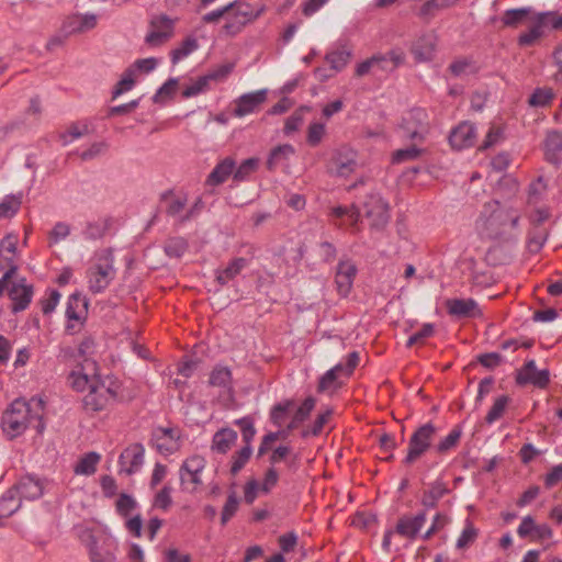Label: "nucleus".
<instances>
[{
	"label": "nucleus",
	"instance_id": "f257e3e1",
	"mask_svg": "<svg viewBox=\"0 0 562 562\" xmlns=\"http://www.w3.org/2000/svg\"><path fill=\"white\" fill-rule=\"evenodd\" d=\"M519 220L517 210L493 200L483 205L474 231L484 240H508L514 237Z\"/></svg>",
	"mask_w": 562,
	"mask_h": 562
},
{
	"label": "nucleus",
	"instance_id": "f03ea898",
	"mask_svg": "<svg viewBox=\"0 0 562 562\" xmlns=\"http://www.w3.org/2000/svg\"><path fill=\"white\" fill-rule=\"evenodd\" d=\"M45 403L41 397L29 401L18 398L5 409L1 419V427L9 439L21 436L27 428H34L37 434L45 429Z\"/></svg>",
	"mask_w": 562,
	"mask_h": 562
},
{
	"label": "nucleus",
	"instance_id": "7ed1b4c3",
	"mask_svg": "<svg viewBox=\"0 0 562 562\" xmlns=\"http://www.w3.org/2000/svg\"><path fill=\"white\" fill-rule=\"evenodd\" d=\"M116 270L114 268V256L111 249L97 250L86 271L88 289L93 294L104 292L114 280Z\"/></svg>",
	"mask_w": 562,
	"mask_h": 562
},
{
	"label": "nucleus",
	"instance_id": "20e7f679",
	"mask_svg": "<svg viewBox=\"0 0 562 562\" xmlns=\"http://www.w3.org/2000/svg\"><path fill=\"white\" fill-rule=\"evenodd\" d=\"M226 9V22L223 31L232 36L238 34L245 25L256 20L263 11V8L257 9L243 0L228 3Z\"/></svg>",
	"mask_w": 562,
	"mask_h": 562
},
{
	"label": "nucleus",
	"instance_id": "39448f33",
	"mask_svg": "<svg viewBox=\"0 0 562 562\" xmlns=\"http://www.w3.org/2000/svg\"><path fill=\"white\" fill-rule=\"evenodd\" d=\"M18 241L16 234H8L0 243V270L4 273L0 278V296L4 294L7 285L18 270Z\"/></svg>",
	"mask_w": 562,
	"mask_h": 562
},
{
	"label": "nucleus",
	"instance_id": "423d86ee",
	"mask_svg": "<svg viewBox=\"0 0 562 562\" xmlns=\"http://www.w3.org/2000/svg\"><path fill=\"white\" fill-rule=\"evenodd\" d=\"M359 363V353L353 351L348 355L346 362H340L336 364L334 368L329 369L319 380L318 383V392L322 393H334L337 389L340 387L341 382L339 378L349 376L355 368Z\"/></svg>",
	"mask_w": 562,
	"mask_h": 562
},
{
	"label": "nucleus",
	"instance_id": "0eeeda50",
	"mask_svg": "<svg viewBox=\"0 0 562 562\" xmlns=\"http://www.w3.org/2000/svg\"><path fill=\"white\" fill-rule=\"evenodd\" d=\"M428 130V114L424 109H412L403 115L400 131L404 138L422 142L425 139Z\"/></svg>",
	"mask_w": 562,
	"mask_h": 562
},
{
	"label": "nucleus",
	"instance_id": "6e6552de",
	"mask_svg": "<svg viewBox=\"0 0 562 562\" xmlns=\"http://www.w3.org/2000/svg\"><path fill=\"white\" fill-rule=\"evenodd\" d=\"M117 385H105L103 382L97 381L91 384L88 394L82 400L83 407L87 412L97 413L105 409L117 397Z\"/></svg>",
	"mask_w": 562,
	"mask_h": 562
},
{
	"label": "nucleus",
	"instance_id": "1a4fd4ad",
	"mask_svg": "<svg viewBox=\"0 0 562 562\" xmlns=\"http://www.w3.org/2000/svg\"><path fill=\"white\" fill-rule=\"evenodd\" d=\"M436 435L437 428L431 423H427L418 427L409 438L408 450L404 462L406 464H412L424 456L431 447Z\"/></svg>",
	"mask_w": 562,
	"mask_h": 562
},
{
	"label": "nucleus",
	"instance_id": "9d476101",
	"mask_svg": "<svg viewBox=\"0 0 562 562\" xmlns=\"http://www.w3.org/2000/svg\"><path fill=\"white\" fill-rule=\"evenodd\" d=\"M364 210L373 228L381 229L389 223V205L379 194L372 193L367 198Z\"/></svg>",
	"mask_w": 562,
	"mask_h": 562
},
{
	"label": "nucleus",
	"instance_id": "9b49d317",
	"mask_svg": "<svg viewBox=\"0 0 562 562\" xmlns=\"http://www.w3.org/2000/svg\"><path fill=\"white\" fill-rule=\"evenodd\" d=\"M46 482L34 475L22 476L8 492L15 493L19 499H36L44 494Z\"/></svg>",
	"mask_w": 562,
	"mask_h": 562
},
{
	"label": "nucleus",
	"instance_id": "f8f14e48",
	"mask_svg": "<svg viewBox=\"0 0 562 562\" xmlns=\"http://www.w3.org/2000/svg\"><path fill=\"white\" fill-rule=\"evenodd\" d=\"M357 166V153L348 146H342L334 154L330 168L337 176L348 177L356 170Z\"/></svg>",
	"mask_w": 562,
	"mask_h": 562
},
{
	"label": "nucleus",
	"instance_id": "ddd939ff",
	"mask_svg": "<svg viewBox=\"0 0 562 562\" xmlns=\"http://www.w3.org/2000/svg\"><path fill=\"white\" fill-rule=\"evenodd\" d=\"M167 202V214L175 218H178L180 222H186L191 220L200 210H201V201H196L192 207L184 214V209L187 204V198L182 194H167L164 196Z\"/></svg>",
	"mask_w": 562,
	"mask_h": 562
},
{
	"label": "nucleus",
	"instance_id": "4468645a",
	"mask_svg": "<svg viewBox=\"0 0 562 562\" xmlns=\"http://www.w3.org/2000/svg\"><path fill=\"white\" fill-rule=\"evenodd\" d=\"M88 314V301L80 293H74L68 297L66 316L68 319V330L82 325Z\"/></svg>",
	"mask_w": 562,
	"mask_h": 562
},
{
	"label": "nucleus",
	"instance_id": "2eb2a0df",
	"mask_svg": "<svg viewBox=\"0 0 562 562\" xmlns=\"http://www.w3.org/2000/svg\"><path fill=\"white\" fill-rule=\"evenodd\" d=\"M516 381L518 384H532L537 387H546L550 381L549 370H538L535 360H529L518 371Z\"/></svg>",
	"mask_w": 562,
	"mask_h": 562
},
{
	"label": "nucleus",
	"instance_id": "dca6fc26",
	"mask_svg": "<svg viewBox=\"0 0 562 562\" xmlns=\"http://www.w3.org/2000/svg\"><path fill=\"white\" fill-rule=\"evenodd\" d=\"M448 314L457 318H475L482 315L479 304L473 299H450L446 302Z\"/></svg>",
	"mask_w": 562,
	"mask_h": 562
},
{
	"label": "nucleus",
	"instance_id": "f3484780",
	"mask_svg": "<svg viewBox=\"0 0 562 562\" xmlns=\"http://www.w3.org/2000/svg\"><path fill=\"white\" fill-rule=\"evenodd\" d=\"M8 295L12 301V312L19 313L27 308L32 301L33 288L24 279L13 282L8 290Z\"/></svg>",
	"mask_w": 562,
	"mask_h": 562
},
{
	"label": "nucleus",
	"instance_id": "a211bd4d",
	"mask_svg": "<svg viewBox=\"0 0 562 562\" xmlns=\"http://www.w3.org/2000/svg\"><path fill=\"white\" fill-rule=\"evenodd\" d=\"M231 66H224L211 74L199 77L198 79L191 81L182 91L184 98L195 97L200 93H203L210 89V83L213 80L218 78H224L231 72Z\"/></svg>",
	"mask_w": 562,
	"mask_h": 562
},
{
	"label": "nucleus",
	"instance_id": "6ab92c4d",
	"mask_svg": "<svg viewBox=\"0 0 562 562\" xmlns=\"http://www.w3.org/2000/svg\"><path fill=\"white\" fill-rule=\"evenodd\" d=\"M144 448L139 443L132 445L123 450L120 456V470L126 474L137 472L144 462Z\"/></svg>",
	"mask_w": 562,
	"mask_h": 562
},
{
	"label": "nucleus",
	"instance_id": "aec40b11",
	"mask_svg": "<svg viewBox=\"0 0 562 562\" xmlns=\"http://www.w3.org/2000/svg\"><path fill=\"white\" fill-rule=\"evenodd\" d=\"M153 445L164 456L171 454L179 450V436L170 428H159L154 432Z\"/></svg>",
	"mask_w": 562,
	"mask_h": 562
},
{
	"label": "nucleus",
	"instance_id": "412c9836",
	"mask_svg": "<svg viewBox=\"0 0 562 562\" xmlns=\"http://www.w3.org/2000/svg\"><path fill=\"white\" fill-rule=\"evenodd\" d=\"M266 98L267 90H258L240 95L235 101L236 106L233 112L234 115L237 117H243L254 113L266 101Z\"/></svg>",
	"mask_w": 562,
	"mask_h": 562
},
{
	"label": "nucleus",
	"instance_id": "4be33fe9",
	"mask_svg": "<svg viewBox=\"0 0 562 562\" xmlns=\"http://www.w3.org/2000/svg\"><path fill=\"white\" fill-rule=\"evenodd\" d=\"M357 274V267L350 260H341L337 266L335 282L337 291L341 296H347L353 284Z\"/></svg>",
	"mask_w": 562,
	"mask_h": 562
},
{
	"label": "nucleus",
	"instance_id": "5701e85b",
	"mask_svg": "<svg viewBox=\"0 0 562 562\" xmlns=\"http://www.w3.org/2000/svg\"><path fill=\"white\" fill-rule=\"evenodd\" d=\"M334 224L340 228L357 229L361 214L359 209L352 204L350 206H336L330 211Z\"/></svg>",
	"mask_w": 562,
	"mask_h": 562
},
{
	"label": "nucleus",
	"instance_id": "b1692460",
	"mask_svg": "<svg viewBox=\"0 0 562 562\" xmlns=\"http://www.w3.org/2000/svg\"><path fill=\"white\" fill-rule=\"evenodd\" d=\"M173 31V21L167 16H160L153 21L151 31L146 35V43L150 46H159L168 41Z\"/></svg>",
	"mask_w": 562,
	"mask_h": 562
},
{
	"label": "nucleus",
	"instance_id": "393cba45",
	"mask_svg": "<svg viewBox=\"0 0 562 562\" xmlns=\"http://www.w3.org/2000/svg\"><path fill=\"white\" fill-rule=\"evenodd\" d=\"M476 138V128L470 122H462L453 128L449 136L451 146L456 149H463L474 144Z\"/></svg>",
	"mask_w": 562,
	"mask_h": 562
},
{
	"label": "nucleus",
	"instance_id": "a878e982",
	"mask_svg": "<svg viewBox=\"0 0 562 562\" xmlns=\"http://www.w3.org/2000/svg\"><path fill=\"white\" fill-rule=\"evenodd\" d=\"M426 522V514L403 516L398 519L394 532L403 538L414 539Z\"/></svg>",
	"mask_w": 562,
	"mask_h": 562
},
{
	"label": "nucleus",
	"instance_id": "bb28decb",
	"mask_svg": "<svg viewBox=\"0 0 562 562\" xmlns=\"http://www.w3.org/2000/svg\"><path fill=\"white\" fill-rule=\"evenodd\" d=\"M436 52V37L432 34H423L412 43L411 53L417 63H426L434 58Z\"/></svg>",
	"mask_w": 562,
	"mask_h": 562
},
{
	"label": "nucleus",
	"instance_id": "cd10ccee",
	"mask_svg": "<svg viewBox=\"0 0 562 562\" xmlns=\"http://www.w3.org/2000/svg\"><path fill=\"white\" fill-rule=\"evenodd\" d=\"M372 59H381L374 65V75L379 72L389 74L404 63L405 54L401 49H392L383 55H374Z\"/></svg>",
	"mask_w": 562,
	"mask_h": 562
},
{
	"label": "nucleus",
	"instance_id": "c85d7f7f",
	"mask_svg": "<svg viewBox=\"0 0 562 562\" xmlns=\"http://www.w3.org/2000/svg\"><path fill=\"white\" fill-rule=\"evenodd\" d=\"M544 154L548 161L558 165L562 161V134L551 131L544 140Z\"/></svg>",
	"mask_w": 562,
	"mask_h": 562
},
{
	"label": "nucleus",
	"instance_id": "c756f323",
	"mask_svg": "<svg viewBox=\"0 0 562 562\" xmlns=\"http://www.w3.org/2000/svg\"><path fill=\"white\" fill-rule=\"evenodd\" d=\"M90 562H117L116 555L110 549L100 546L95 536L90 535L87 542Z\"/></svg>",
	"mask_w": 562,
	"mask_h": 562
},
{
	"label": "nucleus",
	"instance_id": "7c9ffc66",
	"mask_svg": "<svg viewBox=\"0 0 562 562\" xmlns=\"http://www.w3.org/2000/svg\"><path fill=\"white\" fill-rule=\"evenodd\" d=\"M248 260L245 258H235L226 267L216 270V280L224 285L237 277L246 267Z\"/></svg>",
	"mask_w": 562,
	"mask_h": 562
},
{
	"label": "nucleus",
	"instance_id": "2f4dec72",
	"mask_svg": "<svg viewBox=\"0 0 562 562\" xmlns=\"http://www.w3.org/2000/svg\"><path fill=\"white\" fill-rule=\"evenodd\" d=\"M237 432L229 428L216 431L212 440V450L218 453H226L236 442Z\"/></svg>",
	"mask_w": 562,
	"mask_h": 562
},
{
	"label": "nucleus",
	"instance_id": "473e14b6",
	"mask_svg": "<svg viewBox=\"0 0 562 562\" xmlns=\"http://www.w3.org/2000/svg\"><path fill=\"white\" fill-rule=\"evenodd\" d=\"M295 154V149L290 144H283L274 147L267 160V166L270 170L280 166L288 165L290 158Z\"/></svg>",
	"mask_w": 562,
	"mask_h": 562
},
{
	"label": "nucleus",
	"instance_id": "72a5a7b5",
	"mask_svg": "<svg viewBox=\"0 0 562 562\" xmlns=\"http://www.w3.org/2000/svg\"><path fill=\"white\" fill-rule=\"evenodd\" d=\"M235 168V162L231 158H225L220 164L215 166L212 172L209 175L206 179V183L210 186H218L227 180V178L233 173Z\"/></svg>",
	"mask_w": 562,
	"mask_h": 562
},
{
	"label": "nucleus",
	"instance_id": "f704fd0d",
	"mask_svg": "<svg viewBox=\"0 0 562 562\" xmlns=\"http://www.w3.org/2000/svg\"><path fill=\"white\" fill-rule=\"evenodd\" d=\"M532 9L530 7L506 10L502 16V23L507 27H517L525 23Z\"/></svg>",
	"mask_w": 562,
	"mask_h": 562
},
{
	"label": "nucleus",
	"instance_id": "c9c22d12",
	"mask_svg": "<svg viewBox=\"0 0 562 562\" xmlns=\"http://www.w3.org/2000/svg\"><path fill=\"white\" fill-rule=\"evenodd\" d=\"M351 52L342 46L326 54V61L330 65V69L338 72L341 71L349 63Z\"/></svg>",
	"mask_w": 562,
	"mask_h": 562
},
{
	"label": "nucleus",
	"instance_id": "e433bc0d",
	"mask_svg": "<svg viewBox=\"0 0 562 562\" xmlns=\"http://www.w3.org/2000/svg\"><path fill=\"white\" fill-rule=\"evenodd\" d=\"M97 25V16L94 14L75 15L69 18L67 22L68 32H86L94 29Z\"/></svg>",
	"mask_w": 562,
	"mask_h": 562
},
{
	"label": "nucleus",
	"instance_id": "4c0bfd02",
	"mask_svg": "<svg viewBox=\"0 0 562 562\" xmlns=\"http://www.w3.org/2000/svg\"><path fill=\"white\" fill-rule=\"evenodd\" d=\"M532 24L530 25L527 32L521 33L518 36V45L521 47H527L533 45L540 37H542L544 30L536 15L531 18Z\"/></svg>",
	"mask_w": 562,
	"mask_h": 562
},
{
	"label": "nucleus",
	"instance_id": "58836bf2",
	"mask_svg": "<svg viewBox=\"0 0 562 562\" xmlns=\"http://www.w3.org/2000/svg\"><path fill=\"white\" fill-rule=\"evenodd\" d=\"M459 0H428L418 11V15L423 19L432 18L436 12L454 7Z\"/></svg>",
	"mask_w": 562,
	"mask_h": 562
},
{
	"label": "nucleus",
	"instance_id": "ea45409f",
	"mask_svg": "<svg viewBox=\"0 0 562 562\" xmlns=\"http://www.w3.org/2000/svg\"><path fill=\"white\" fill-rule=\"evenodd\" d=\"M479 536V529L470 519H465L462 532L457 539L456 548L458 550H465L474 543Z\"/></svg>",
	"mask_w": 562,
	"mask_h": 562
},
{
	"label": "nucleus",
	"instance_id": "a19ab883",
	"mask_svg": "<svg viewBox=\"0 0 562 562\" xmlns=\"http://www.w3.org/2000/svg\"><path fill=\"white\" fill-rule=\"evenodd\" d=\"M101 457L97 452L85 454L76 464L75 473L80 475H92L97 470Z\"/></svg>",
	"mask_w": 562,
	"mask_h": 562
},
{
	"label": "nucleus",
	"instance_id": "79ce46f5",
	"mask_svg": "<svg viewBox=\"0 0 562 562\" xmlns=\"http://www.w3.org/2000/svg\"><path fill=\"white\" fill-rule=\"evenodd\" d=\"M137 508V502L128 494L122 493L115 502V510L122 518L134 516Z\"/></svg>",
	"mask_w": 562,
	"mask_h": 562
},
{
	"label": "nucleus",
	"instance_id": "37998d69",
	"mask_svg": "<svg viewBox=\"0 0 562 562\" xmlns=\"http://www.w3.org/2000/svg\"><path fill=\"white\" fill-rule=\"evenodd\" d=\"M210 384L217 387L231 389L232 374L226 367H215L210 375Z\"/></svg>",
	"mask_w": 562,
	"mask_h": 562
},
{
	"label": "nucleus",
	"instance_id": "c03bdc74",
	"mask_svg": "<svg viewBox=\"0 0 562 562\" xmlns=\"http://www.w3.org/2000/svg\"><path fill=\"white\" fill-rule=\"evenodd\" d=\"M137 79H138V77L136 76L134 70H132L128 66L125 69V71L123 72L120 81L116 83V86L113 90V97L116 98V97L121 95L122 93L132 90L133 87L135 86Z\"/></svg>",
	"mask_w": 562,
	"mask_h": 562
},
{
	"label": "nucleus",
	"instance_id": "a18cd8bd",
	"mask_svg": "<svg viewBox=\"0 0 562 562\" xmlns=\"http://www.w3.org/2000/svg\"><path fill=\"white\" fill-rule=\"evenodd\" d=\"M198 49V41L194 37L186 38L178 47L171 53V60L173 64L179 63L188 57L191 53Z\"/></svg>",
	"mask_w": 562,
	"mask_h": 562
},
{
	"label": "nucleus",
	"instance_id": "49530a36",
	"mask_svg": "<svg viewBox=\"0 0 562 562\" xmlns=\"http://www.w3.org/2000/svg\"><path fill=\"white\" fill-rule=\"evenodd\" d=\"M181 485L187 492H195L200 485H202V473L188 472L184 468H180L179 471Z\"/></svg>",
	"mask_w": 562,
	"mask_h": 562
},
{
	"label": "nucleus",
	"instance_id": "de8ad7c7",
	"mask_svg": "<svg viewBox=\"0 0 562 562\" xmlns=\"http://www.w3.org/2000/svg\"><path fill=\"white\" fill-rule=\"evenodd\" d=\"M21 196L5 195L0 202V217L14 216L21 206Z\"/></svg>",
	"mask_w": 562,
	"mask_h": 562
},
{
	"label": "nucleus",
	"instance_id": "09e8293b",
	"mask_svg": "<svg viewBox=\"0 0 562 562\" xmlns=\"http://www.w3.org/2000/svg\"><path fill=\"white\" fill-rule=\"evenodd\" d=\"M252 453L250 445H246L232 457L231 473L236 475L249 461Z\"/></svg>",
	"mask_w": 562,
	"mask_h": 562
},
{
	"label": "nucleus",
	"instance_id": "8fccbe9b",
	"mask_svg": "<svg viewBox=\"0 0 562 562\" xmlns=\"http://www.w3.org/2000/svg\"><path fill=\"white\" fill-rule=\"evenodd\" d=\"M68 381L72 389L82 392L86 389H90L91 384H94L98 380L90 379L88 374L82 373L80 370H74L69 374Z\"/></svg>",
	"mask_w": 562,
	"mask_h": 562
},
{
	"label": "nucleus",
	"instance_id": "3c124183",
	"mask_svg": "<svg viewBox=\"0 0 562 562\" xmlns=\"http://www.w3.org/2000/svg\"><path fill=\"white\" fill-rule=\"evenodd\" d=\"M508 403V396L502 395L497 397L485 417L486 423L491 425L498 420L504 415Z\"/></svg>",
	"mask_w": 562,
	"mask_h": 562
},
{
	"label": "nucleus",
	"instance_id": "603ef678",
	"mask_svg": "<svg viewBox=\"0 0 562 562\" xmlns=\"http://www.w3.org/2000/svg\"><path fill=\"white\" fill-rule=\"evenodd\" d=\"M543 30L551 27L553 30H562V14L552 11L539 12L535 14Z\"/></svg>",
	"mask_w": 562,
	"mask_h": 562
},
{
	"label": "nucleus",
	"instance_id": "864d4df0",
	"mask_svg": "<svg viewBox=\"0 0 562 562\" xmlns=\"http://www.w3.org/2000/svg\"><path fill=\"white\" fill-rule=\"evenodd\" d=\"M71 233V227L66 222H57L48 234L49 245H56L65 240Z\"/></svg>",
	"mask_w": 562,
	"mask_h": 562
},
{
	"label": "nucleus",
	"instance_id": "5fc2aeb1",
	"mask_svg": "<svg viewBox=\"0 0 562 562\" xmlns=\"http://www.w3.org/2000/svg\"><path fill=\"white\" fill-rule=\"evenodd\" d=\"M461 434L462 432L459 428H453L445 438H442L436 445V451L442 454L454 448L461 438Z\"/></svg>",
	"mask_w": 562,
	"mask_h": 562
},
{
	"label": "nucleus",
	"instance_id": "6e6d98bb",
	"mask_svg": "<svg viewBox=\"0 0 562 562\" xmlns=\"http://www.w3.org/2000/svg\"><path fill=\"white\" fill-rule=\"evenodd\" d=\"M188 248V243L182 237H173L167 240L165 245V251L169 257L179 258Z\"/></svg>",
	"mask_w": 562,
	"mask_h": 562
},
{
	"label": "nucleus",
	"instance_id": "4d7b16f0",
	"mask_svg": "<svg viewBox=\"0 0 562 562\" xmlns=\"http://www.w3.org/2000/svg\"><path fill=\"white\" fill-rule=\"evenodd\" d=\"M326 134V125L321 122H313L307 128V144L312 147H316L321 144L323 137Z\"/></svg>",
	"mask_w": 562,
	"mask_h": 562
},
{
	"label": "nucleus",
	"instance_id": "13d9d810",
	"mask_svg": "<svg viewBox=\"0 0 562 562\" xmlns=\"http://www.w3.org/2000/svg\"><path fill=\"white\" fill-rule=\"evenodd\" d=\"M422 149L416 145L408 146L406 148L397 149L393 153L392 161L394 164H402L405 161H412L419 157Z\"/></svg>",
	"mask_w": 562,
	"mask_h": 562
},
{
	"label": "nucleus",
	"instance_id": "bf43d9fd",
	"mask_svg": "<svg viewBox=\"0 0 562 562\" xmlns=\"http://www.w3.org/2000/svg\"><path fill=\"white\" fill-rule=\"evenodd\" d=\"M548 238V232L544 228L536 227L529 235L528 248L531 252H538Z\"/></svg>",
	"mask_w": 562,
	"mask_h": 562
},
{
	"label": "nucleus",
	"instance_id": "052dcab7",
	"mask_svg": "<svg viewBox=\"0 0 562 562\" xmlns=\"http://www.w3.org/2000/svg\"><path fill=\"white\" fill-rule=\"evenodd\" d=\"M158 65L155 57H148L135 60L130 68L134 70L137 77L151 72Z\"/></svg>",
	"mask_w": 562,
	"mask_h": 562
},
{
	"label": "nucleus",
	"instance_id": "680f3d73",
	"mask_svg": "<svg viewBox=\"0 0 562 562\" xmlns=\"http://www.w3.org/2000/svg\"><path fill=\"white\" fill-rule=\"evenodd\" d=\"M304 122V109L296 110L286 120L283 132L285 135H291L296 132Z\"/></svg>",
	"mask_w": 562,
	"mask_h": 562
},
{
	"label": "nucleus",
	"instance_id": "e2e57ef3",
	"mask_svg": "<svg viewBox=\"0 0 562 562\" xmlns=\"http://www.w3.org/2000/svg\"><path fill=\"white\" fill-rule=\"evenodd\" d=\"M88 133V126L87 125H71L65 133L60 134V140L64 146L68 145L69 143L74 142L75 139L80 138L81 136L86 135Z\"/></svg>",
	"mask_w": 562,
	"mask_h": 562
},
{
	"label": "nucleus",
	"instance_id": "0e129e2a",
	"mask_svg": "<svg viewBox=\"0 0 562 562\" xmlns=\"http://www.w3.org/2000/svg\"><path fill=\"white\" fill-rule=\"evenodd\" d=\"M257 166L258 160L256 158L246 159L234 172V179L238 181L245 180L249 175H251L256 170Z\"/></svg>",
	"mask_w": 562,
	"mask_h": 562
},
{
	"label": "nucleus",
	"instance_id": "69168bd1",
	"mask_svg": "<svg viewBox=\"0 0 562 562\" xmlns=\"http://www.w3.org/2000/svg\"><path fill=\"white\" fill-rule=\"evenodd\" d=\"M236 425L239 426L243 435V439L246 445H250L251 440L255 437L256 430L254 427V422L249 417H244L236 420Z\"/></svg>",
	"mask_w": 562,
	"mask_h": 562
},
{
	"label": "nucleus",
	"instance_id": "338daca9",
	"mask_svg": "<svg viewBox=\"0 0 562 562\" xmlns=\"http://www.w3.org/2000/svg\"><path fill=\"white\" fill-rule=\"evenodd\" d=\"M553 98V93L550 89H537L530 97L529 103L533 106H544Z\"/></svg>",
	"mask_w": 562,
	"mask_h": 562
},
{
	"label": "nucleus",
	"instance_id": "774afa93",
	"mask_svg": "<svg viewBox=\"0 0 562 562\" xmlns=\"http://www.w3.org/2000/svg\"><path fill=\"white\" fill-rule=\"evenodd\" d=\"M104 233L105 226L100 222L88 223L82 232L86 239H99L104 235Z\"/></svg>",
	"mask_w": 562,
	"mask_h": 562
}]
</instances>
